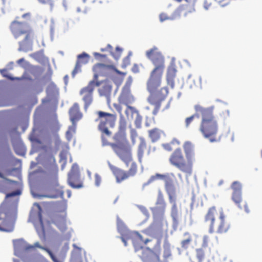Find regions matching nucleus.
<instances>
[{"label": "nucleus", "instance_id": "obj_1", "mask_svg": "<svg viewBox=\"0 0 262 262\" xmlns=\"http://www.w3.org/2000/svg\"><path fill=\"white\" fill-rule=\"evenodd\" d=\"M126 122L120 120L118 131L113 136L115 143H110L105 137H102L103 146H110L117 156L128 166L132 161V147L126 138L125 133Z\"/></svg>", "mask_w": 262, "mask_h": 262}, {"label": "nucleus", "instance_id": "obj_2", "mask_svg": "<svg viewBox=\"0 0 262 262\" xmlns=\"http://www.w3.org/2000/svg\"><path fill=\"white\" fill-rule=\"evenodd\" d=\"M184 156L181 148H176L170 155L169 162L186 176H190L193 171V163L195 161L194 145L190 141L183 145Z\"/></svg>", "mask_w": 262, "mask_h": 262}, {"label": "nucleus", "instance_id": "obj_3", "mask_svg": "<svg viewBox=\"0 0 262 262\" xmlns=\"http://www.w3.org/2000/svg\"><path fill=\"white\" fill-rule=\"evenodd\" d=\"M146 57L151 61L154 68L150 74L147 82V87L150 93L156 91L160 86L162 77L165 69V59L156 47L146 52Z\"/></svg>", "mask_w": 262, "mask_h": 262}, {"label": "nucleus", "instance_id": "obj_4", "mask_svg": "<svg viewBox=\"0 0 262 262\" xmlns=\"http://www.w3.org/2000/svg\"><path fill=\"white\" fill-rule=\"evenodd\" d=\"M194 109L198 115H200L202 120L200 130L205 138L208 139L211 142L217 141L216 134L218 130L217 121L213 115V108L203 107L196 105Z\"/></svg>", "mask_w": 262, "mask_h": 262}, {"label": "nucleus", "instance_id": "obj_5", "mask_svg": "<svg viewBox=\"0 0 262 262\" xmlns=\"http://www.w3.org/2000/svg\"><path fill=\"white\" fill-rule=\"evenodd\" d=\"M46 168L47 196L50 198L63 197V191L58 182V166L54 156H50L48 158Z\"/></svg>", "mask_w": 262, "mask_h": 262}, {"label": "nucleus", "instance_id": "obj_6", "mask_svg": "<svg viewBox=\"0 0 262 262\" xmlns=\"http://www.w3.org/2000/svg\"><path fill=\"white\" fill-rule=\"evenodd\" d=\"M217 210L215 206L210 207L204 216V222L208 227V232L213 233L216 228V233H225L230 229L231 225L227 220L226 216L223 210H219L218 220L216 219Z\"/></svg>", "mask_w": 262, "mask_h": 262}, {"label": "nucleus", "instance_id": "obj_7", "mask_svg": "<svg viewBox=\"0 0 262 262\" xmlns=\"http://www.w3.org/2000/svg\"><path fill=\"white\" fill-rule=\"evenodd\" d=\"M9 29L15 39L22 38L18 41V51H27L31 48L33 33L27 23L14 20L11 23Z\"/></svg>", "mask_w": 262, "mask_h": 262}, {"label": "nucleus", "instance_id": "obj_8", "mask_svg": "<svg viewBox=\"0 0 262 262\" xmlns=\"http://www.w3.org/2000/svg\"><path fill=\"white\" fill-rule=\"evenodd\" d=\"M97 118L95 119L96 122H98V129L101 134V140L102 137H111L112 133L110 130L113 128L117 120L116 114H111L103 111L96 112Z\"/></svg>", "mask_w": 262, "mask_h": 262}, {"label": "nucleus", "instance_id": "obj_9", "mask_svg": "<svg viewBox=\"0 0 262 262\" xmlns=\"http://www.w3.org/2000/svg\"><path fill=\"white\" fill-rule=\"evenodd\" d=\"M16 217V210L12 208H0V230L10 231L12 230V223H13Z\"/></svg>", "mask_w": 262, "mask_h": 262}, {"label": "nucleus", "instance_id": "obj_10", "mask_svg": "<svg viewBox=\"0 0 262 262\" xmlns=\"http://www.w3.org/2000/svg\"><path fill=\"white\" fill-rule=\"evenodd\" d=\"M93 71L94 76L92 81H95L96 83L100 82L98 80L99 77H108L111 76L113 72H115L120 75L124 74L122 72L118 71L114 66L101 63L95 64L93 67Z\"/></svg>", "mask_w": 262, "mask_h": 262}, {"label": "nucleus", "instance_id": "obj_11", "mask_svg": "<svg viewBox=\"0 0 262 262\" xmlns=\"http://www.w3.org/2000/svg\"><path fill=\"white\" fill-rule=\"evenodd\" d=\"M100 82H95V81H90L88 84L82 88L79 95L84 102V108L85 111L92 104L93 101V93L96 86H99Z\"/></svg>", "mask_w": 262, "mask_h": 262}, {"label": "nucleus", "instance_id": "obj_12", "mask_svg": "<svg viewBox=\"0 0 262 262\" xmlns=\"http://www.w3.org/2000/svg\"><path fill=\"white\" fill-rule=\"evenodd\" d=\"M168 93V89L166 87L161 88L156 93H151V94L148 98V101L151 105L155 106V108L152 111L154 115H156L159 112L161 102L164 100Z\"/></svg>", "mask_w": 262, "mask_h": 262}, {"label": "nucleus", "instance_id": "obj_13", "mask_svg": "<svg viewBox=\"0 0 262 262\" xmlns=\"http://www.w3.org/2000/svg\"><path fill=\"white\" fill-rule=\"evenodd\" d=\"M118 100L120 104L126 106V115L128 116L129 114H130L133 118L134 113H137V110L135 107L129 105L134 101V98L131 94L129 89L128 88L123 89Z\"/></svg>", "mask_w": 262, "mask_h": 262}, {"label": "nucleus", "instance_id": "obj_14", "mask_svg": "<svg viewBox=\"0 0 262 262\" xmlns=\"http://www.w3.org/2000/svg\"><path fill=\"white\" fill-rule=\"evenodd\" d=\"M69 184L73 188H80L82 187V182L80 180V174L78 168L73 166L68 177Z\"/></svg>", "mask_w": 262, "mask_h": 262}, {"label": "nucleus", "instance_id": "obj_15", "mask_svg": "<svg viewBox=\"0 0 262 262\" xmlns=\"http://www.w3.org/2000/svg\"><path fill=\"white\" fill-rule=\"evenodd\" d=\"M90 59V56L86 53H82L77 56V60L75 67L72 72V76L74 77L76 74L81 71V67L82 65L86 64Z\"/></svg>", "mask_w": 262, "mask_h": 262}, {"label": "nucleus", "instance_id": "obj_16", "mask_svg": "<svg viewBox=\"0 0 262 262\" xmlns=\"http://www.w3.org/2000/svg\"><path fill=\"white\" fill-rule=\"evenodd\" d=\"M70 118L73 124L81 119L82 117V114L80 111L79 105L77 103H75L71 107L69 112Z\"/></svg>", "mask_w": 262, "mask_h": 262}, {"label": "nucleus", "instance_id": "obj_17", "mask_svg": "<svg viewBox=\"0 0 262 262\" xmlns=\"http://www.w3.org/2000/svg\"><path fill=\"white\" fill-rule=\"evenodd\" d=\"M196 0H185L186 3L180 6L177 10L179 13H183L184 16L193 12L194 4Z\"/></svg>", "mask_w": 262, "mask_h": 262}, {"label": "nucleus", "instance_id": "obj_18", "mask_svg": "<svg viewBox=\"0 0 262 262\" xmlns=\"http://www.w3.org/2000/svg\"><path fill=\"white\" fill-rule=\"evenodd\" d=\"M168 199L170 203L172 204L171 216L173 222L177 224L178 223L179 213L176 196L173 194H169V195H168Z\"/></svg>", "mask_w": 262, "mask_h": 262}, {"label": "nucleus", "instance_id": "obj_19", "mask_svg": "<svg viewBox=\"0 0 262 262\" xmlns=\"http://www.w3.org/2000/svg\"><path fill=\"white\" fill-rule=\"evenodd\" d=\"M109 166L117 182L120 183L129 178L126 171L112 165H110Z\"/></svg>", "mask_w": 262, "mask_h": 262}, {"label": "nucleus", "instance_id": "obj_20", "mask_svg": "<svg viewBox=\"0 0 262 262\" xmlns=\"http://www.w3.org/2000/svg\"><path fill=\"white\" fill-rule=\"evenodd\" d=\"M100 88L98 89V92L101 96H104L108 98L110 97L112 86L107 80L100 81Z\"/></svg>", "mask_w": 262, "mask_h": 262}, {"label": "nucleus", "instance_id": "obj_21", "mask_svg": "<svg viewBox=\"0 0 262 262\" xmlns=\"http://www.w3.org/2000/svg\"><path fill=\"white\" fill-rule=\"evenodd\" d=\"M175 176L173 173H166L165 178L164 180L165 182V190L168 194H172V191H174V184L172 178H174Z\"/></svg>", "mask_w": 262, "mask_h": 262}, {"label": "nucleus", "instance_id": "obj_22", "mask_svg": "<svg viewBox=\"0 0 262 262\" xmlns=\"http://www.w3.org/2000/svg\"><path fill=\"white\" fill-rule=\"evenodd\" d=\"M132 240L136 251L141 249L143 248V245H146L148 242L151 241L150 239L147 238L144 239L139 234H137L135 237L132 238Z\"/></svg>", "mask_w": 262, "mask_h": 262}, {"label": "nucleus", "instance_id": "obj_23", "mask_svg": "<svg viewBox=\"0 0 262 262\" xmlns=\"http://www.w3.org/2000/svg\"><path fill=\"white\" fill-rule=\"evenodd\" d=\"M232 200L240 209H244L246 212H249L250 210L247 203L243 201L242 193H232Z\"/></svg>", "mask_w": 262, "mask_h": 262}, {"label": "nucleus", "instance_id": "obj_24", "mask_svg": "<svg viewBox=\"0 0 262 262\" xmlns=\"http://www.w3.org/2000/svg\"><path fill=\"white\" fill-rule=\"evenodd\" d=\"M177 70L173 65L168 67L166 74V80L168 84L172 88L174 86V79L176 76Z\"/></svg>", "mask_w": 262, "mask_h": 262}, {"label": "nucleus", "instance_id": "obj_25", "mask_svg": "<svg viewBox=\"0 0 262 262\" xmlns=\"http://www.w3.org/2000/svg\"><path fill=\"white\" fill-rule=\"evenodd\" d=\"M156 204V209L162 213H164L166 207V203L164 200V194L162 190L160 189H159L158 192V196Z\"/></svg>", "mask_w": 262, "mask_h": 262}, {"label": "nucleus", "instance_id": "obj_26", "mask_svg": "<svg viewBox=\"0 0 262 262\" xmlns=\"http://www.w3.org/2000/svg\"><path fill=\"white\" fill-rule=\"evenodd\" d=\"M34 247H38V248H39L46 251L49 254L50 257L51 258V259H52V260L54 262H62V261L59 260L56 258V257L54 255V254L52 252V251L49 249L40 246L38 242L35 243L33 246H28L26 247L25 249L26 250H29V249H33Z\"/></svg>", "mask_w": 262, "mask_h": 262}, {"label": "nucleus", "instance_id": "obj_27", "mask_svg": "<svg viewBox=\"0 0 262 262\" xmlns=\"http://www.w3.org/2000/svg\"><path fill=\"white\" fill-rule=\"evenodd\" d=\"M53 223L60 230L65 228L66 219L65 216L56 215L53 219Z\"/></svg>", "mask_w": 262, "mask_h": 262}, {"label": "nucleus", "instance_id": "obj_28", "mask_svg": "<svg viewBox=\"0 0 262 262\" xmlns=\"http://www.w3.org/2000/svg\"><path fill=\"white\" fill-rule=\"evenodd\" d=\"M146 147V143L145 140L143 138L140 139V142L138 148V157L139 161H141L143 158L144 150Z\"/></svg>", "mask_w": 262, "mask_h": 262}, {"label": "nucleus", "instance_id": "obj_29", "mask_svg": "<svg viewBox=\"0 0 262 262\" xmlns=\"http://www.w3.org/2000/svg\"><path fill=\"white\" fill-rule=\"evenodd\" d=\"M161 130L157 128L148 130L149 137L152 142L157 141L161 136Z\"/></svg>", "mask_w": 262, "mask_h": 262}, {"label": "nucleus", "instance_id": "obj_30", "mask_svg": "<svg viewBox=\"0 0 262 262\" xmlns=\"http://www.w3.org/2000/svg\"><path fill=\"white\" fill-rule=\"evenodd\" d=\"M184 236L186 238L181 242V247L184 249H187L192 241V237L189 232H185Z\"/></svg>", "mask_w": 262, "mask_h": 262}, {"label": "nucleus", "instance_id": "obj_31", "mask_svg": "<svg viewBox=\"0 0 262 262\" xmlns=\"http://www.w3.org/2000/svg\"><path fill=\"white\" fill-rule=\"evenodd\" d=\"M130 163V166L128 169V170L126 172L128 177H133L135 176V174L137 172L138 170V166L137 163L133 161V158H132V161L129 162L128 164V166L126 165L127 167L129 166V164Z\"/></svg>", "mask_w": 262, "mask_h": 262}, {"label": "nucleus", "instance_id": "obj_32", "mask_svg": "<svg viewBox=\"0 0 262 262\" xmlns=\"http://www.w3.org/2000/svg\"><path fill=\"white\" fill-rule=\"evenodd\" d=\"M231 188L233 190L232 193H242V184L238 181L233 182L231 185Z\"/></svg>", "mask_w": 262, "mask_h": 262}, {"label": "nucleus", "instance_id": "obj_33", "mask_svg": "<svg viewBox=\"0 0 262 262\" xmlns=\"http://www.w3.org/2000/svg\"><path fill=\"white\" fill-rule=\"evenodd\" d=\"M195 255L198 262H203L205 258V252L202 248L195 250Z\"/></svg>", "mask_w": 262, "mask_h": 262}, {"label": "nucleus", "instance_id": "obj_34", "mask_svg": "<svg viewBox=\"0 0 262 262\" xmlns=\"http://www.w3.org/2000/svg\"><path fill=\"white\" fill-rule=\"evenodd\" d=\"M213 246L214 245V243L211 242L210 237L208 235H205L203 238V242L202 244V247L203 248H206L209 246Z\"/></svg>", "mask_w": 262, "mask_h": 262}, {"label": "nucleus", "instance_id": "obj_35", "mask_svg": "<svg viewBox=\"0 0 262 262\" xmlns=\"http://www.w3.org/2000/svg\"><path fill=\"white\" fill-rule=\"evenodd\" d=\"M73 125V126L69 127L66 133V137L69 141L71 140L73 134L75 132V124Z\"/></svg>", "mask_w": 262, "mask_h": 262}, {"label": "nucleus", "instance_id": "obj_36", "mask_svg": "<svg viewBox=\"0 0 262 262\" xmlns=\"http://www.w3.org/2000/svg\"><path fill=\"white\" fill-rule=\"evenodd\" d=\"M200 115H198L196 112H195V114L191 116L190 117H187L185 119V126L186 127H188L192 123V122L193 121L195 117L198 118Z\"/></svg>", "mask_w": 262, "mask_h": 262}, {"label": "nucleus", "instance_id": "obj_37", "mask_svg": "<svg viewBox=\"0 0 262 262\" xmlns=\"http://www.w3.org/2000/svg\"><path fill=\"white\" fill-rule=\"evenodd\" d=\"M136 115V118L135 120V124L137 127L139 128L141 126L142 121V117L139 114L138 111L137 110V113H134V115Z\"/></svg>", "mask_w": 262, "mask_h": 262}, {"label": "nucleus", "instance_id": "obj_38", "mask_svg": "<svg viewBox=\"0 0 262 262\" xmlns=\"http://www.w3.org/2000/svg\"><path fill=\"white\" fill-rule=\"evenodd\" d=\"M165 176H166V173L165 174L156 173L155 175L152 176L150 177L149 181L150 182L158 180V179L162 180L164 181V180L165 178Z\"/></svg>", "mask_w": 262, "mask_h": 262}, {"label": "nucleus", "instance_id": "obj_39", "mask_svg": "<svg viewBox=\"0 0 262 262\" xmlns=\"http://www.w3.org/2000/svg\"><path fill=\"white\" fill-rule=\"evenodd\" d=\"M122 50L119 47H117L115 49V52L112 53V55L115 58L118 59L120 57Z\"/></svg>", "mask_w": 262, "mask_h": 262}, {"label": "nucleus", "instance_id": "obj_40", "mask_svg": "<svg viewBox=\"0 0 262 262\" xmlns=\"http://www.w3.org/2000/svg\"><path fill=\"white\" fill-rule=\"evenodd\" d=\"M20 193H21V191L19 189H17L14 191L7 193L6 194V196L7 198H10V197H12V196H14L19 195L20 194Z\"/></svg>", "mask_w": 262, "mask_h": 262}, {"label": "nucleus", "instance_id": "obj_41", "mask_svg": "<svg viewBox=\"0 0 262 262\" xmlns=\"http://www.w3.org/2000/svg\"><path fill=\"white\" fill-rule=\"evenodd\" d=\"M37 206H38V211L37 213V216H38V220L40 222V224L42 225H43V221H42V214H41V208L40 207V206L39 205H37Z\"/></svg>", "mask_w": 262, "mask_h": 262}, {"label": "nucleus", "instance_id": "obj_42", "mask_svg": "<svg viewBox=\"0 0 262 262\" xmlns=\"http://www.w3.org/2000/svg\"><path fill=\"white\" fill-rule=\"evenodd\" d=\"M222 7L227 6L230 2L231 0H215Z\"/></svg>", "mask_w": 262, "mask_h": 262}, {"label": "nucleus", "instance_id": "obj_43", "mask_svg": "<svg viewBox=\"0 0 262 262\" xmlns=\"http://www.w3.org/2000/svg\"><path fill=\"white\" fill-rule=\"evenodd\" d=\"M42 56L40 52H35L31 55V56L36 60H39Z\"/></svg>", "mask_w": 262, "mask_h": 262}, {"label": "nucleus", "instance_id": "obj_44", "mask_svg": "<svg viewBox=\"0 0 262 262\" xmlns=\"http://www.w3.org/2000/svg\"><path fill=\"white\" fill-rule=\"evenodd\" d=\"M101 181V177L98 174H95V182L96 186H98L100 184Z\"/></svg>", "mask_w": 262, "mask_h": 262}, {"label": "nucleus", "instance_id": "obj_45", "mask_svg": "<svg viewBox=\"0 0 262 262\" xmlns=\"http://www.w3.org/2000/svg\"><path fill=\"white\" fill-rule=\"evenodd\" d=\"M159 18L160 21L162 22L164 20L170 19V18L167 16L165 13H161L159 16Z\"/></svg>", "mask_w": 262, "mask_h": 262}, {"label": "nucleus", "instance_id": "obj_46", "mask_svg": "<svg viewBox=\"0 0 262 262\" xmlns=\"http://www.w3.org/2000/svg\"><path fill=\"white\" fill-rule=\"evenodd\" d=\"M94 57L97 59H100V58H105L106 57V55L104 54H102L99 53H94Z\"/></svg>", "mask_w": 262, "mask_h": 262}, {"label": "nucleus", "instance_id": "obj_47", "mask_svg": "<svg viewBox=\"0 0 262 262\" xmlns=\"http://www.w3.org/2000/svg\"><path fill=\"white\" fill-rule=\"evenodd\" d=\"M164 257L165 258H167L168 256H169L171 255V254H170L171 251H170V249L168 248H165L164 251Z\"/></svg>", "mask_w": 262, "mask_h": 262}, {"label": "nucleus", "instance_id": "obj_48", "mask_svg": "<svg viewBox=\"0 0 262 262\" xmlns=\"http://www.w3.org/2000/svg\"><path fill=\"white\" fill-rule=\"evenodd\" d=\"M132 71L135 73H138L139 72V66L136 64H134L132 68Z\"/></svg>", "mask_w": 262, "mask_h": 262}, {"label": "nucleus", "instance_id": "obj_49", "mask_svg": "<svg viewBox=\"0 0 262 262\" xmlns=\"http://www.w3.org/2000/svg\"><path fill=\"white\" fill-rule=\"evenodd\" d=\"M140 209L146 215L148 213V210L146 207L141 206L139 207Z\"/></svg>", "mask_w": 262, "mask_h": 262}, {"label": "nucleus", "instance_id": "obj_50", "mask_svg": "<svg viewBox=\"0 0 262 262\" xmlns=\"http://www.w3.org/2000/svg\"><path fill=\"white\" fill-rule=\"evenodd\" d=\"M163 147L167 150L171 151L172 150V148L171 147L170 145L168 144L164 145Z\"/></svg>", "mask_w": 262, "mask_h": 262}, {"label": "nucleus", "instance_id": "obj_51", "mask_svg": "<svg viewBox=\"0 0 262 262\" xmlns=\"http://www.w3.org/2000/svg\"><path fill=\"white\" fill-rule=\"evenodd\" d=\"M115 107L119 113H121L122 107L119 105H114Z\"/></svg>", "mask_w": 262, "mask_h": 262}, {"label": "nucleus", "instance_id": "obj_52", "mask_svg": "<svg viewBox=\"0 0 262 262\" xmlns=\"http://www.w3.org/2000/svg\"><path fill=\"white\" fill-rule=\"evenodd\" d=\"M94 3H95L97 4V5L99 6V5H101L103 4L104 1L103 0H94L93 1Z\"/></svg>", "mask_w": 262, "mask_h": 262}, {"label": "nucleus", "instance_id": "obj_53", "mask_svg": "<svg viewBox=\"0 0 262 262\" xmlns=\"http://www.w3.org/2000/svg\"><path fill=\"white\" fill-rule=\"evenodd\" d=\"M106 49H107V51H109L111 53V54H112V53H114L113 52V47H112L111 45H110V44H108L106 46Z\"/></svg>", "mask_w": 262, "mask_h": 262}, {"label": "nucleus", "instance_id": "obj_54", "mask_svg": "<svg viewBox=\"0 0 262 262\" xmlns=\"http://www.w3.org/2000/svg\"><path fill=\"white\" fill-rule=\"evenodd\" d=\"M14 149H15V152L17 154H19V155H23V154H25V151L24 150H23L22 152H18V151L17 150V148L16 147H15Z\"/></svg>", "mask_w": 262, "mask_h": 262}, {"label": "nucleus", "instance_id": "obj_55", "mask_svg": "<svg viewBox=\"0 0 262 262\" xmlns=\"http://www.w3.org/2000/svg\"><path fill=\"white\" fill-rule=\"evenodd\" d=\"M24 61H25V60L24 58H20L17 60V63L20 64L21 62H24Z\"/></svg>", "mask_w": 262, "mask_h": 262}, {"label": "nucleus", "instance_id": "obj_56", "mask_svg": "<svg viewBox=\"0 0 262 262\" xmlns=\"http://www.w3.org/2000/svg\"><path fill=\"white\" fill-rule=\"evenodd\" d=\"M30 14L29 13H25L23 15L22 17L23 18H25L27 16H30Z\"/></svg>", "mask_w": 262, "mask_h": 262}, {"label": "nucleus", "instance_id": "obj_57", "mask_svg": "<svg viewBox=\"0 0 262 262\" xmlns=\"http://www.w3.org/2000/svg\"><path fill=\"white\" fill-rule=\"evenodd\" d=\"M122 241L124 243V245L126 246L127 245L126 241H125V239L124 238H122Z\"/></svg>", "mask_w": 262, "mask_h": 262}, {"label": "nucleus", "instance_id": "obj_58", "mask_svg": "<svg viewBox=\"0 0 262 262\" xmlns=\"http://www.w3.org/2000/svg\"><path fill=\"white\" fill-rule=\"evenodd\" d=\"M39 2H41L42 3H45L46 1L45 0H38Z\"/></svg>", "mask_w": 262, "mask_h": 262}, {"label": "nucleus", "instance_id": "obj_59", "mask_svg": "<svg viewBox=\"0 0 262 262\" xmlns=\"http://www.w3.org/2000/svg\"><path fill=\"white\" fill-rule=\"evenodd\" d=\"M106 50H107V49H106V47L105 49H101V51L102 52H103V51H106Z\"/></svg>", "mask_w": 262, "mask_h": 262}, {"label": "nucleus", "instance_id": "obj_60", "mask_svg": "<svg viewBox=\"0 0 262 262\" xmlns=\"http://www.w3.org/2000/svg\"><path fill=\"white\" fill-rule=\"evenodd\" d=\"M77 11L78 12H81L82 11L79 8H77Z\"/></svg>", "mask_w": 262, "mask_h": 262}, {"label": "nucleus", "instance_id": "obj_61", "mask_svg": "<svg viewBox=\"0 0 262 262\" xmlns=\"http://www.w3.org/2000/svg\"><path fill=\"white\" fill-rule=\"evenodd\" d=\"M0 178H4V176L1 172H0Z\"/></svg>", "mask_w": 262, "mask_h": 262}, {"label": "nucleus", "instance_id": "obj_62", "mask_svg": "<svg viewBox=\"0 0 262 262\" xmlns=\"http://www.w3.org/2000/svg\"><path fill=\"white\" fill-rule=\"evenodd\" d=\"M14 262H20V261L17 259H14Z\"/></svg>", "mask_w": 262, "mask_h": 262}, {"label": "nucleus", "instance_id": "obj_63", "mask_svg": "<svg viewBox=\"0 0 262 262\" xmlns=\"http://www.w3.org/2000/svg\"><path fill=\"white\" fill-rule=\"evenodd\" d=\"M178 176H179V177L180 178H181V174H179Z\"/></svg>", "mask_w": 262, "mask_h": 262}, {"label": "nucleus", "instance_id": "obj_64", "mask_svg": "<svg viewBox=\"0 0 262 262\" xmlns=\"http://www.w3.org/2000/svg\"><path fill=\"white\" fill-rule=\"evenodd\" d=\"M261 157H262V150H261Z\"/></svg>", "mask_w": 262, "mask_h": 262}]
</instances>
